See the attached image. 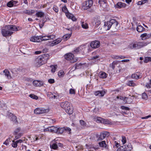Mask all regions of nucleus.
Returning a JSON list of instances; mask_svg holds the SVG:
<instances>
[{
    "instance_id": "nucleus-51",
    "label": "nucleus",
    "mask_w": 151,
    "mask_h": 151,
    "mask_svg": "<svg viewBox=\"0 0 151 151\" xmlns=\"http://www.w3.org/2000/svg\"><path fill=\"white\" fill-rule=\"evenodd\" d=\"M80 123L81 125L83 127L86 126V123L83 120H80Z\"/></svg>"
},
{
    "instance_id": "nucleus-14",
    "label": "nucleus",
    "mask_w": 151,
    "mask_h": 151,
    "mask_svg": "<svg viewBox=\"0 0 151 151\" xmlns=\"http://www.w3.org/2000/svg\"><path fill=\"white\" fill-rule=\"evenodd\" d=\"M100 24L101 21L98 18H94L92 21V24L95 26L96 28H97Z\"/></svg>"
},
{
    "instance_id": "nucleus-46",
    "label": "nucleus",
    "mask_w": 151,
    "mask_h": 151,
    "mask_svg": "<svg viewBox=\"0 0 151 151\" xmlns=\"http://www.w3.org/2000/svg\"><path fill=\"white\" fill-rule=\"evenodd\" d=\"M127 85L129 86H136V84L132 81H129L127 83Z\"/></svg>"
},
{
    "instance_id": "nucleus-7",
    "label": "nucleus",
    "mask_w": 151,
    "mask_h": 151,
    "mask_svg": "<svg viewBox=\"0 0 151 151\" xmlns=\"http://www.w3.org/2000/svg\"><path fill=\"white\" fill-rule=\"evenodd\" d=\"M1 32L3 36L4 37L10 36L13 33V32L12 31H10L8 30L6 28V26L5 28H3L1 29Z\"/></svg>"
},
{
    "instance_id": "nucleus-38",
    "label": "nucleus",
    "mask_w": 151,
    "mask_h": 151,
    "mask_svg": "<svg viewBox=\"0 0 151 151\" xmlns=\"http://www.w3.org/2000/svg\"><path fill=\"white\" fill-rule=\"evenodd\" d=\"M140 76L139 73L134 74L132 75V78H133L137 79L140 78Z\"/></svg>"
},
{
    "instance_id": "nucleus-64",
    "label": "nucleus",
    "mask_w": 151,
    "mask_h": 151,
    "mask_svg": "<svg viewBox=\"0 0 151 151\" xmlns=\"http://www.w3.org/2000/svg\"><path fill=\"white\" fill-rule=\"evenodd\" d=\"M42 53V51H36L35 52V54L36 55L40 54Z\"/></svg>"
},
{
    "instance_id": "nucleus-28",
    "label": "nucleus",
    "mask_w": 151,
    "mask_h": 151,
    "mask_svg": "<svg viewBox=\"0 0 151 151\" xmlns=\"http://www.w3.org/2000/svg\"><path fill=\"white\" fill-rule=\"evenodd\" d=\"M65 14L68 18L72 19L73 21H75L76 20V18L73 14L68 12L66 13Z\"/></svg>"
},
{
    "instance_id": "nucleus-39",
    "label": "nucleus",
    "mask_w": 151,
    "mask_h": 151,
    "mask_svg": "<svg viewBox=\"0 0 151 151\" xmlns=\"http://www.w3.org/2000/svg\"><path fill=\"white\" fill-rule=\"evenodd\" d=\"M84 47V46L81 45L80 47L77 48L74 51V53H77L78 52L80 51L82 49V47Z\"/></svg>"
},
{
    "instance_id": "nucleus-35",
    "label": "nucleus",
    "mask_w": 151,
    "mask_h": 151,
    "mask_svg": "<svg viewBox=\"0 0 151 151\" xmlns=\"http://www.w3.org/2000/svg\"><path fill=\"white\" fill-rule=\"evenodd\" d=\"M145 29L141 25H138L136 28L137 30L139 32H142Z\"/></svg>"
},
{
    "instance_id": "nucleus-40",
    "label": "nucleus",
    "mask_w": 151,
    "mask_h": 151,
    "mask_svg": "<svg viewBox=\"0 0 151 151\" xmlns=\"http://www.w3.org/2000/svg\"><path fill=\"white\" fill-rule=\"evenodd\" d=\"M64 130H65L64 127L60 128H58L57 131V132H56V133L61 134L63 133L64 131Z\"/></svg>"
},
{
    "instance_id": "nucleus-24",
    "label": "nucleus",
    "mask_w": 151,
    "mask_h": 151,
    "mask_svg": "<svg viewBox=\"0 0 151 151\" xmlns=\"http://www.w3.org/2000/svg\"><path fill=\"white\" fill-rule=\"evenodd\" d=\"M140 37L142 38H143L144 39H148L149 38H151V33H144L141 35Z\"/></svg>"
},
{
    "instance_id": "nucleus-63",
    "label": "nucleus",
    "mask_w": 151,
    "mask_h": 151,
    "mask_svg": "<svg viewBox=\"0 0 151 151\" xmlns=\"http://www.w3.org/2000/svg\"><path fill=\"white\" fill-rule=\"evenodd\" d=\"M146 86L148 88H151V85H150V83H147L146 85Z\"/></svg>"
},
{
    "instance_id": "nucleus-36",
    "label": "nucleus",
    "mask_w": 151,
    "mask_h": 151,
    "mask_svg": "<svg viewBox=\"0 0 151 151\" xmlns=\"http://www.w3.org/2000/svg\"><path fill=\"white\" fill-rule=\"evenodd\" d=\"M99 3L100 5V6L104 7V5H105L106 3V0H99Z\"/></svg>"
},
{
    "instance_id": "nucleus-44",
    "label": "nucleus",
    "mask_w": 151,
    "mask_h": 151,
    "mask_svg": "<svg viewBox=\"0 0 151 151\" xmlns=\"http://www.w3.org/2000/svg\"><path fill=\"white\" fill-rule=\"evenodd\" d=\"M117 61H114L112 63H111L110 64V66L113 69H114L115 67V65H116L117 64Z\"/></svg>"
},
{
    "instance_id": "nucleus-61",
    "label": "nucleus",
    "mask_w": 151,
    "mask_h": 151,
    "mask_svg": "<svg viewBox=\"0 0 151 151\" xmlns=\"http://www.w3.org/2000/svg\"><path fill=\"white\" fill-rule=\"evenodd\" d=\"M10 139H7L6 141L4 142V144L6 145H8L9 144V142H10Z\"/></svg>"
},
{
    "instance_id": "nucleus-21",
    "label": "nucleus",
    "mask_w": 151,
    "mask_h": 151,
    "mask_svg": "<svg viewBox=\"0 0 151 151\" xmlns=\"http://www.w3.org/2000/svg\"><path fill=\"white\" fill-rule=\"evenodd\" d=\"M33 84L35 86L40 87L43 86V83L41 81L35 80L33 82Z\"/></svg>"
},
{
    "instance_id": "nucleus-58",
    "label": "nucleus",
    "mask_w": 151,
    "mask_h": 151,
    "mask_svg": "<svg viewBox=\"0 0 151 151\" xmlns=\"http://www.w3.org/2000/svg\"><path fill=\"white\" fill-rule=\"evenodd\" d=\"M122 142L123 144H124L126 142V138L124 137H122Z\"/></svg>"
},
{
    "instance_id": "nucleus-8",
    "label": "nucleus",
    "mask_w": 151,
    "mask_h": 151,
    "mask_svg": "<svg viewBox=\"0 0 151 151\" xmlns=\"http://www.w3.org/2000/svg\"><path fill=\"white\" fill-rule=\"evenodd\" d=\"M55 38L54 35H50L48 36H40V42L42 41L47 40H49L53 39Z\"/></svg>"
},
{
    "instance_id": "nucleus-18",
    "label": "nucleus",
    "mask_w": 151,
    "mask_h": 151,
    "mask_svg": "<svg viewBox=\"0 0 151 151\" xmlns=\"http://www.w3.org/2000/svg\"><path fill=\"white\" fill-rule=\"evenodd\" d=\"M6 28L10 31H17L18 29L17 27L14 25H9L6 26Z\"/></svg>"
},
{
    "instance_id": "nucleus-1",
    "label": "nucleus",
    "mask_w": 151,
    "mask_h": 151,
    "mask_svg": "<svg viewBox=\"0 0 151 151\" xmlns=\"http://www.w3.org/2000/svg\"><path fill=\"white\" fill-rule=\"evenodd\" d=\"M118 22L114 19H111L110 21L105 22L103 29L105 30H109L111 28L112 31L115 32L119 28Z\"/></svg>"
},
{
    "instance_id": "nucleus-54",
    "label": "nucleus",
    "mask_w": 151,
    "mask_h": 151,
    "mask_svg": "<svg viewBox=\"0 0 151 151\" xmlns=\"http://www.w3.org/2000/svg\"><path fill=\"white\" fill-rule=\"evenodd\" d=\"M12 121L14 122H17V117L14 115L12 116Z\"/></svg>"
},
{
    "instance_id": "nucleus-9",
    "label": "nucleus",
    "mask_w": 151,
    "mask_h": 151,
    "mask_svg": "<svg viewBox=\"0 0 151 151\" xmlns=\"http://www.w3.org/2000/svg\"><path fill=\"white\" fill-rule=\"evenodd\" d=\"M90 45L92 48L96 49L100 47V43L99 41L95 40L91 42Z\"/></svg>"
},
{
    "instance_id": "nucleus-19",
    "label": "nucleus",
    "mask_w": 151,
    "mask_h": 151,
    "mask_svg": "<svg viewBox=\"0 0 151 151\" xmlns=\"http://www.w3.org/2000/svg\"><path fill=\"white\" fill-rule=\"evenodd\" d=\"M138 42H136L130 44L129 47L131 49H139Z\"/></svg>"
},
{
    "instance_id": "nucleus-20",
    "label": "nucleus",
    "mask_w": 151,
    "mask_h": 151,
    "mask_svg": "<svg viewBox=\"0 0 151 151\" xmlns=\"http://www.w3.org/2000/svg\"><path fill=\"white\" fill-rule=\"evenodd\" d=\"M105 93L106 92L104 91H95L94 94L96 96L102 97L104 96Z\"/></svg>"
},
{
    "instance_id": "nucleus-27",
    "label": "nucleus",
    "mask_w": 151,
    "mask_h": 151,
    "mask_svg": "<svg viewBox=\"0 0 151 151\" xmlns=\"http://www.w3.org/2000/svg\"><path fill=\"white\" fill-rule=\"evenodd\" d=\"M4 73L8 79H10L12 78L9 72L7 70L5 69L4 71Z\"/></svg>"
},
{
    "instance_id": "nucleus-12",
    "label": "nucleus",
    "mask_w": 151,
    "mask_h": 151,
    "mask_svg": "<svg viewBox=\"0 0 151 151\" xmlns=\"http://www.w3.org/2000/svg\"><path fill=\"white\" fill-rule=\"evenodd\" d=\"M58 138L54 139L50 144V147L51 149L54 150H57L58 148V145L57 141L58 140Z\"/></svg>"
},
{
    "instance_id": "nucleus-11",
    "label": "nucleus",
    "mask_w": 151,
    "mask_h": 151,
    "mask_svg": "<svg viewBox=\"0 0 151 151\" xmlns=\"http://www.w3.org/2000/svg\"><path fill=\"white\" fill-rule=\"evenodd\" d=\"M58 130V127L53 126L48 127L44 129V132L48 131L56 133Z\"/></svg>"
},
{
    "instance_id": "nucleus-60",
    "label": "nucleus",
    "mask_w": 151,
    "mask_h": 151,
    "mask_svg": "<svg viewBox=\"0 0 151 151\" xmlns=\"http://www.w3.org/2000/svg\"><path fill=\"white\" fill-rule=\"evenodd\" d=\"M62 10L63 12L66 13V12L67 11V9L65 6H64L62 8Z\"/></svg>"
},
{
    "instance_id": "nucleus-59",
    "label": "nucleus",
    "mask_w": 151,
    "mask_h": 151,
    "mask_svg": "<svg viewBox=\"0 0 151 151\" xmlns=\"http://www.w3.org/2000/svg\"><path fill=\"white\" fill-rule=\"evenodd\" d=\"M53 9L54 11H55L56 12H58V8L56 6H54L53 7Z\"/></svg>"
},
{
    "instance_id": "nucleus-53",
    "label": "nucleus",
    "mask_w": 151,
    "mask_h": 151,
    "mask_svg": "<svg viewBox=\"0 0 151 151\" xmlns=\"http://www.w3.org/2000/svg\"><path fill=\"white\" fill-rule=\"evenodd\" d=\"M142 99H147V96L145 93H144L142 94Z\"/></svg>"
},
{
    "instance_id": "nucleus-56",
    "label": "nucleus",
    "mask_w": 151,
    "mask_h": 151,
    "mask_svg": "<svg viewBox=\"0 0 151 151\" xmlns=\"http://www.w3.org/2000/svg\"><path fill=\"white\" fill-rule=\"evenodd\" d=\"M125 58V57L124 56H122L121 55L118 56L116 55V59H124Z\"/></svg>"
},
{
    "instance_id": "nucleus-43",
    "label": "nucleus",
    "mask_w": 151,
    "mask_h": 151,
    "mask_svg": "<svg viewBox=\"0 0 151 151\" xmlns=\"http://www.w3.org/2000/svg\"><path fill=\"white\" fill-rule=\"evenodd\" d=\"M17 143L16 141H15L14 140H13L12 141V146L14 148H16L18 145H17Z\"/></svg>"
},
{
    "instance_id": "nucleus-23",
    "label": "nucleus",
    "mask_w": 151,
    "mask_h": 151,
    "mask_svg": "<svg viewBox=\"0 0 151 151\" xmlns=\"http://www.w3.org/2000/svg\"><path fill=\"white\" fill-rule=\"evenodd\" d=\"M62 40L60 38H58L56 40L53 41L52 43L48 45L51 46H53L54 45H56L59 42H61Z\"/></svg>"
},
{
    "instance_id": "nucleus-52",
    "label": "nucleus",
    "mask_w": 151,
    "mask_h": 151,
    "mask_svg": "<svg viewBox=\"0 0 151 151\" xmlns=\"http://www.w3.org/2000/svg\"><path fill=\"white\" fill-rule=\"evenodd\" d=\"M64 75V72L62 70L59 71L58 73V76L60 77H62Z\"/></svg>"
},
{
    "instance_id": "nucleus-47",
    "label": "nucleus",
    "mask_w": 151,
    "mask_h": 151,
    "mask_svg": "<svg viewBox=\"0 0 151 151\" xmlns=\"http://www.w3.org/2000/svg\"><path fill=\"white\" fill-rule=\"evenodd\" d=\"M65 130L66 132L68 134H70L71 132V129L68 127H64Z\"/></svg>"
},
{
    "instance_id": "nucleus-57",
    "label": "nucleus",
    "mask_w": 151,
    "mask_h": 151,
    "mask_svg": "<svg viewBox=\"0 0 151 151\" xmlns=\"http://www.w3.org/2000/svg\"><path fill=\"white\" fill-rule=\"evenodd\" d=\"M121 108L123 110H129V108L127 107H126L124 106H122L121 107Z\"/></svg>"
},
{
    "instance_id": "nucleus-33",
    "label": "nucleus",
    "mask_w": 151,
    "mask_h": 151,
    "mask_svg": "<svg viewBox=\"0 0 151 151\" xmlns=\"http://www.w3.org/2000/svg\"><path fill=\"white\" fill-rule=\"evenodd\" d=\"M99 77L102 78H106L107 76V74L104 72H100L99 73Z\"/></svg>"
},
{
    "instance_id": "nucleus-6",
    "label": "nucleus",
    "mask_w": 151,
    "mask_h": 151,
    "mask_svg": "<svg viewBox=\"0 0 151 151\" xmlns=\"http://www.w3.org/2000/svg\"><path fill=\"white\" fill-rule=\"evenodd\" d=\"M132 149V147L131 144L127 145H124L118 148L117 151H131Z\"/></svg>"
},
{
    "instance_id": "nucleus-49",
    "label": "nucleus",
    "mask_w": 151,
    "mask_h": 151,
    "mask_svg": "<svg viewBox=\"0 0 151 151\" xmlns=\"http://www.w3.org/2000/svg\"><path fill=\"white\" fill-rule=\"evenodd\" d=\"M119 141H114V147L115 146L116 147V148L118 147L119 146H120L119 145Z\"/></svg>"
},
{
    "instance_id": "nucleus-2",
    "label": "nucleus",
    "mask_w": 151,
    "mask_h": 151,
    "mask_svg": "<svg viewBox=\"0 0 151 151\" xmlns=\"http://www.w3.org/2000/svg\"><path fill=\"white\" fill-rule=\"evenodd\" d=\"M49 55L47 54H43L36 58L34 62L35 66L40 67L46 62L48 59Z\"/></svg>"
},
{
    "instance_id": "nucleus-26",
    "label": "nucleus",
    "mask_w": 151,
    "mask_h": 151,
    "mask_svg": "<svg viewBox=\"0 0 151 151\" xmlns=\"http://www.w3.org/2000/svg\"><path fill=\"white\" fill-rule=\"evenodd\" d=\"M18 1L12 0L9 2L7 4V6L9 7H11L14 6L15 4H17Z\"/></svg>"
},
{
    "instance_id": "nucleus-62",
    "label": "nucleus",
    "mask_w": 151,
    "mask_h": 151,
    "mask_svg": "<svg viewBox=\"0 0 151 151\" xmlns=\"http://www.w3.org/2000/svg\"><path fill=\"white\" fill-rule=\"evenodd\" d=\"M48 82L50 83H54L55 81L54 79H50L48 80Z\"/></svg>"
},
{
    "instance_id": "nucleus-22",
    "label": "nucleus",
    "mask_w": 151,
    "mask_h": 151,
    "mask_svg": "<svg viewBox=\"0 0 151 151\" xmlns=\"http://www.w3.org/2000/svg\"><path fill=\"white\" fill-rule=\"evenodd\" d=\"M40 36H33L31 37L30 39V41L32 42H40Z\"/></svg>"
},
{
    "instance_id": "nucleus-34",
    "label": "nucleus",
    "mask_w": 151,
    "mask_h": 151,
    "mask_svg": "<svg viewBox=\"0 0 151 151\" xmlns=\"http://www.w3.org/2000/svg\"><path fill=\"white\" fill-rule=\"evenodd\" d=\"M23 12L28 15H31L34 12L33 10H26Z\"/></svg>"
},
{
    "instance_id": "nucleus-37",
    "label": "nucleus",
    "mask_w": 151,
    "mask_h": 151,
    "mask_svg": "<svg viewBox=\"0 0 151 151\" xmlns=\"http://www.w3.org/2000/svg\"><path fill=\"white\" fill-rule=\"evenodd\" d=\"M82 27L85 29H87L88 28V24L87 23L83 22L81 23Z\"/></svg>"
},
{
    "instance_id": "nucleus-31",
    "label": "nucleus",
    "mask_w": 151,
    "mask_h": 151,
    "mask_svg": "<svg viewBox=\"0 0 151 151\" xmlns=\"http://www.w3.org/2000/svg\"><path fill=\"white\" fill-rule=\"evenodd\" d=\"M99 144L101 147H103L104 148L106 147V141H103L101 142H99Z\"/></svg>"
},
{
    "instance_id": "nucleus-5",
    "label": "nucleus",
    "mask_w": 151,
    "mask_h": 151,
    "mask_svg": "<svg viewBox=\"0 0 151 151\" xmlns=\"http://www.w3.org/2000/svg\"><path fill=\"white\" fill-rule=\"evenodd\" d=\"M49 111L48 109H45L43 108H38L36 109L34 112L36 114H42L47 113Z\"/></svg>"
},
{
    "instance_id": "nucleus-32",
    "label": "nucleus",
    "mask_w": 151,
    "mask_h": 151,
    "mask_svg": "<svg viewBox=\"0 0 151 151\" xmlns=\"http://www.w3.org/2000/svg\"><path fill=\"white\" fill-rule=\"evenodd\" d=\"M71 34H67L64 35L62 37L64 41L67 40L71 36Z\"/></svg>"
},
{
    "instance_id": "nucleus-16",
    "label": "nucleus",
    "mask_w": 151,
    "mask_h": 151,
    "mask_svg": "<svg viewBox=\"0 0 151 151\" xmlns=\"http://www.w3.org/2000/svg\"><path fill=\"white\" fill-rule=\"evenodd\" d=\"M126 6V4L122 2H118L116 4L114 5L115 8L117 9H120L123 7H125Z\"/></svg>"
},
{
    "instance_id": "nucleus-10",
    "label": "nucleus",
    "mask_w": 151,
    "mask_h": 151,
    "mask_svg": "<svg viewBox=\"0 0 151 151\" xmlns=\"http://www.w3.org/2000/svg\"><path fill=\"white\" fill-rule=\"evenodd\" d=\"M97 123H101L104 124H110L109 121L107 119H102L101 117H98L95 119Z\"/></svg>"
},
{
    "instance_id": "nucleus-3",
    "label": "nucleus",
    "mask_w": 151,
    "mask_h": 151,
    "mask_svg": "<svg viewBox=\"0 0 151 151\" xmlns=\"http://www.w3.org/2000/svg\"><path fill=\"white\" fill-rule=\"evenodd\" d=\"M93 2L92 0L86 1L82 4L81 7L83 10H86L90 8L93 5Z\"/></svg>"
},
{
    "instance_id": "nucleus-4",
    "label": "nucleus",
    "mask_w": 151,
    "mask_h": 151,
    "mask_svg": "<svg viewBox=\"0 0 151 151\" xmlns=\"http://www.w3.org/2000/svg\"><path fill=\"white\" fill-rule=\"evenodd\" d=\"M65 58L67 60L70 61L71 63H74L77 61V59L76 58H74V55L71 53L65 54Z\"/></svg>"
},
{
    "instance_id": "nucleus-48",
    "label": "nucleus",
    "mask_w": 151,
    "mask_h": 151,
    "mask_svg": "<svg viewBox=\"0 0 151 151\" xmlns=\"http://www.w3.org/2000/svg\"><path fill=\"white\" fill-rule=\"evenodd\" d=\"M29 96L32 99H35V100H37L38 99V97L34 94H31L29 95Z\"/></svg>"
},
{
    "instance_id": "nucleus-55",
    "label": "nucleus",
    "mask_w": 151,
    "mask_h": 151,
    "mask_svg": "<svg viewBox=\"0 0 151 151\" xmlns=\"http://www.w3.org/2000/svg\"><path fill=\"white\" fill-rule=\"evenodd\" d=\"M69 93L71 94H75V90L74 89L71 88L69 90Z\"/></svg>"
},
{
    "instance_id": "nucleus-30",
    "label": "nucleus",
    "mask_w": 151,
    "mask_h": 151,
    "mask_svg": "<svg viewBox=\"0 0 151 151\" xmlns=\"http://www.w3.org/2000/svg\"><path fill=\"white\" fill-rule=\"evenodd\" d=\"M138 43L139 48H141L144 46H146L148 44V43L145 42H138Z\"/></svg>"
},
{
    "instance_id": "nucleus-41",
    "label": "nucleus",
    "mask_w": 151,
    "mask_h": 151,
    "mask_svg": "<svg viewBox=\"0 0 151 151\" xmlns=\"http://www.w3.org/2000/svg\"><path fill=\"white\" fill-rule=\"evenodd\" d=\"M36 15L38 17H42L44 16V13L42 12H39L36 13Z\"/></svg>"
},
{
    "instance_id": "nucleus-17",
    "label": "nucleus",
    "mask_w": 151,
    "mask_h": 151,
    "mask_svg": "<svg viewBox=\"0 0 151 151\" xmlns=\"http://www.w3.org/2000/svg\"><path fill=\"white\" fill-rule=\"evenodd\" d=\"M21 130L19 127L17 128L14 131V134L15 135V138L16 139H17L20 137L22 135V134L21 133H19L17 135V134Z\"/></svg>"
},
{
    "instance_id": "nucleus-25",
    "label": "nucleus",
    "mask_w": 151,
    "mask_h": 151,
    "mask_svg": "<svg viewBox=\"0 0 151 151\" xmlns=\"http://www.w3.org/2000/svg\"><path fill=\"white\" fill-rule=\"evenodd\" d=\"M70 103V102L68 101H64L60 103V105L61 107L65 109L66 107L69 106Z\"/></svg>"
},
{
    "instance_id": "nucleus-45",
    "label": "nucleus",
    "mask_w": 151,
    "mask_h": 151,
    "mask_svg": "<svg viewBox=\"0 0 151 151\" xmlns=\"http://www.w3.org/2000/svg\"><path fill=\"white\" fill-rule=\"evenodd\" d=\"M57 65H51L50 66V67L51 68V71L52 73H54L57 68Z\"/></svg>"
},
{
    "instance_id": "nucleus-13",
    "label": "nucleus",
    "mask_w": 151,
    "mask_h": 151,
    "mask_svg": "<svg viewBox=\"0 0 151 151\" xmlns=\"http://www.w3.org/2000/svg\"><path fill=\"white\" fill-rule=\"evenodd\" d=\"M109 135V133L107 132H104L101 133L98 139L99 140H102L104 139L106 137H108Z\"/></svg>"
},
{
    "instance_id": "nucleus-29",
    "label": "nucleus",
    "mask_w": 151,
    "mask_h": 151,
    "mask_svg": "<svg viewBox=\"0 0 151 151\" xmlns=\"http://www.w3.org/2000/svg\"><path fill=\"white\" fill-rule=\"evenodd\" d=\"M47 95L50 99H55L57 98V96H56L55 93H53L51 92H48L47 93Z\"/></svg>"
},
{
    "instance_id": "nucleus-50",
    "label": "nucleus",
    "mask_w": 151,
    "mask_h": 151,
    "mask_svg": "<svg viewBox=\"0 0 151 151\" xmlns=\"http://www.w3.org/2000/svg\"><path fill=\"white\" fill-rule=\"evenodd\" d=\"M151 61V57H146L145 58L144 62L145 63H147Z\"/></svg>"
},
{
    "instance_id": "nucleus-15",
    "label": "nucleus",
    "mask_w": 151,
    "mask_h": 151,
    "mask_svg": "<svg viewBox=\"0 0 151 151\" xmlns=\"http://www.w3.org/2000/svg\"><path fill=\"white\" fill-rule=\"evenodd\" d=\"M66 112L69 114H71L73 113V109L72 107L71 104L70 103L68 106L66 107L65 109Z\"/></svg>"
},
{
    "instance_id": "nucleus-42",
    "label": "nucleus",
    "mask_w": 151,
    "mask_h": 151,
    "mask_svg": "<svg viewBox=\"0 0 151 151\" xmlns=\"http://www.w3.org/2000/svg\"><path fill=\"white\" fill-rule=\"evenodd\" d=\"M148 2L147 0H144L138 1L137 4V5H141Z\"/></svg>"
}]
</instances>
